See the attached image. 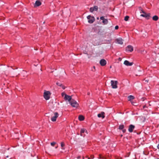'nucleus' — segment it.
Here are the masks:
<instances>
[{"mask_svg":"<svg viewBox=\"0 0 159 159\" xmlns=\"http://www.w3.org/2000/svg\"><path fill=\"white\" fill-rule=\"evenodd\" d=\"M143 14H141L140 16L145 17L147 19H149L150 17V14L149 13H147L143 10H141V12Z\"/></svg>","mask_w":159,"mask_h":159,"instance_id":"f257e3e1","label":"nucleus"},{"mask_svg":"<svg viewBox=\"0 0 159 159\" xmlns=\"http://www.w3.org/2000/svg\"><path fill=\"white\" fill-rule=\"evenodd\" d=\"M70 103L71 106L77 108L79 106L78 103L73 99L70 101Z\"/></svg>","mask_w":159,"mask_h":159,"instance_id":"f03ea898","label":"nucleus"},{"mask_svg":"<svg viewBox=\"0 0 159 159\" xmlns=\"http://www.w3.org/2000/svg\"><path fill=\"white\" fill-rule=\"evenodd\" d=\"M87 18L89 20L88 21L89 23H93L95 20V18L93 16L91 15H89L87 16Z\"/></svg>","mask_w":159,"mask_h":159,"instance_id":"7ed1b4c3","label":"nucleus"},{"mask_svg":"<svg viewBox=\"0 0 159 159\" xmlns=\"http://www.w3.org/2000/svg\"><path fill=\"white\" fill-rule=\"evenodd\" d=\"M111 84L113 89H116L117 88V81L111 80Z\"/></svg>","mask_w":159,"mask_h":159,"instance_id":"20e7f679","label":"nucleus"},{"mask_svg":"<svg viewBox=\"0 0 159 159\" xmlns=\"http://www.w3.org/2000/svg\"><path fill=\"white\" fill-rule=\"evenodd\" d=\"M50 93L48 91H46L44 93V97L46 100H48L50 98Z\"/></svg>","mask_w":159,"mask_h":159,"instance_id":"39448f33","label":"nucleus"},{"mask_svg":"<svg viewBox=\"0 0 159 159\" xmlns=\"http://www.w3.org/2000/svg\"><path fill=\"white\" fill-rule=\"evenodd\" d=\"M54 116L51 118V120L54 122L56 120L57 118L58 117L59 114L57 112H56L54 113Z\"/></svg>","mask_w":159,"mask_h":159,"instance_id":"423d86ee","label":"nucleus"},{"mask_svg":"<svg viewBox=\"0 0 159 159\" xmlns=\"http://www.w3.org/2000/svg\"><path fill=\"white\" fill-rule=\"evenodd\" d=\"M64 98L65 100H68L69 102H70V101H71V100L72 99L71 98V96L67 95H65Z\"/></svg>","mask_w":159,"mask_h":159,"instance_id":"0eeeda50","label":"nucleus"},{"mask_svg":"<svg viewBox=\"0 0 159 159\" xmlns=\"http://www.w3.org/2000/svg\"><path fill=\"white\" fill-rule=\"evenodd\" d=\"M124 64L127 66H131L133 64V62H130L127 60H125L124 62Z\"/></svg>","mask_w":159,"mask_h":159,"instance_id":"6e6552de","label":"nucleus"},{"mask_svg":"<svg viewBox=\"0 0 159 159\" xmlns=\"http://www.w3.org/2000/svg\"><path fill=\"white\" fill-rule=\"evenodd\" d=\"M98 10V7L97 6H94L93 7H92L90 8V11L92 12L94 11H97Z\"/></svg>","mask_w":159,"mask_h":159,"instance_id":"1a4fd4ad","label":"nucleus"},{"mask_svg":"<svg viewBox=\"0 0 159 159\" xmlns=\"http://www.w3.org/2000/svg\"><path fill=\"white\" fill-rule=\"evenodd\" d=\"M126 50L127 51L131 52L133 50V47L131 45H128L126 48Z\"/></svg>","mask_w":159,"mask_h":159,"instance_id":"9d476101","label":"nucleus"},{"mask_svg":"<svg viewBox=\"0 0 159 159\" xmlns=\"http://www.w3.org/2000/svg\"><path fill=\"white\" fill-rule=\"evenodd\" d=\"M100 63L101 66H104L106 64V61L104 59H101L100 61Z\"/></svg>","mask_w":159,"mask_h":159,"instance_id":"9b49d317","label":"nucleus"},{"mask_svg":"<svg viewBox=\"0 0 159 159\" xmlns=\"http://www.w3.org/2000/svg\"><path fill=\"white\" fill-rule=\"evenodd\" d=\"M135 126L134 125H130L129 127L128 130L130 132H132L134 129V128Z\"/></svg>","mask_w":159,"mask_h":159,"instance_id":"f8f14e48","label":"nucleus"},{"mask_svg":"<svg viewBox=\"0 0 159 159\" xmlns=\"http://www.w3.org/2000/svg\"><path fill=\"white\" fill-rule=\"evenodd\" d=\"M41 3L39 0H37L34 4V7H36L39 6L41 5Z\"/></svg>","mask_w":159,"mask_h":159,"instance_id":"ddd939ff","label":"nucleus"},{"mask_svg":"<svg viewBox=\"0 0 159 159\" xmlns=\"http://www.w3.org/2000/svg\"><path fill=\"white\" fill-rule=\"evenodd\" d=\"M117 43L119 44H122L123 43V40L121 38H119L116 39Z\"/></svg>","mask_w":159,"mask_h":159,"instance_id":"4468645a","label":"nucleus"},{"mask_svg":"<svg viewBox=\"0 0 159 159\" xmlns=\"http://www.w3.org/2000/svg\"><path fill=\"white\" fill-rule=\"evenodd\" d=\"M104 114L105 113L104 112H102L101 113L98 114V116L99 118L102 117V118H104L105 117Z\"/></svg>","mask_w":159,"mask_h":159,"instance_id":"2eb2a0df","label":"nucleus"},{"mask_svg":"<svg viewBox=\"0 0 159 159\" xmlns=\"http://www.w3.org/2000/svg\"><path fill=\"white\" fill-rule=\"evenodd\" d=\"M56 84L60 87H61L62 88L64 89L65 88V86L63 85L62 84L60 83L57 82L56 83Z\"/></svg>","mask_w":159,"mask_h":159,"instance_id":"dca6fc26","label":"nucleus"},{"mask_svg":"<svg viewBox=\"0 0 159 159\" xmlns=\"http://www.w3.org/2000/svg\"><path fill=\"white\" fill-rule=\"evenodd\" d=\"M128 98L129 101L131 102V100L134 99V97L133 96L130 95L128 97Z\"/></svg>","mask_w":159,"mask_h":159,"instance_id":"f3484780","label":"nucleus"},{"mask_svg":"<svg viewBox=\"0 0 159 159\" xmlns=\"http://www.w3.org/2000/svg\"><path fill=\"white\" fill-rule=\"evenodd\" d=\"M84 117L82 115H80L79 116V120L80 121H82L84 120Z\"/></svg>","mask_w":159,"mask_h":159,"instance_id":"a211bd4d","label":"nucleus"},{"mask_svg":"<svg viewBox=\"0 0 159 159\" xmlns=\"http://www.w3.org/2000/svg\"><path fill=\"white\" fill-rule=\"evenodd\" d=\"M158 17L157 16L155 15L152 17V19L153 20L157 21L158 20Z\"/></svg>","mask_w":159,"mask_h":159,"instance_id":"6ab92c4d","label":"nucleus"},{"mask_svg":"<svg viewBox=\"0 0 159 159\" xmlns=\"http://www.w3.org/2000/svg\"><path fill=\"white\" fill-rule=\"evenodd\" d=\"M102 22L104 24H107L108 23V21L107 19H105L103 21H102Z\"/></svg>","mask_w":159,"mask_h":159,"instance_id":"aec40b11","label":"nucleus"},{"mask_svg":"<svg viewBox=\"0 0 159 159\" xmlns=\"http://www.w3.org/2000/svg\"><path fill=\"white\" fill-rule=\"evenodd\" d=\"M85 129H81L80 132V134L81 136H82V134L84 133Z\"/></svg>","mask_w":159,"mask_h":159,"instance_id":"412c9836","label":"nucleus"},{"mask_svg":"<svg viewBox=\"0 0 159 159\" xmlns=\"http://www.w3.org/2000/svg\"><path fill=\"white\" fill-rule=\"evenodd\" d=\"M124 127V126L123 125H120L119 127V129H123Z\"/></svg>","mask_w":159,"mask_h":159,"instance_id":"4be33fe9","label":"nucleus"},{"mask_svg":"<svg viewBox=\"0 0 159 159\" xmlns=\"http://www.w3.org/2000/svg\"><path fill=\"white\" fill-rule=\"evenodd\" d=\"M61 147L62 149H64V148L63 147L65 145V144L63 142H62L61 143Z\"/></svg>","mask_w":159,"mask_h":159,"instance_id":"5701e85b","label":"nucleus"},{"mask_svg":"<svg viewBox=\"0 0 159 159\" xmlns=\"http://www.w3.org/2000/svg\"><path fill=\"white\" fill-rule=\"evenodd\" d=\"M129 18V16H126L124 18V20L125 21H127Z\"/></svg>","mask_w":159,"mask_h":159,"instance_id":"b1692460","label":"nucleus"},{"mask_svg":"<svg viewBox=\"0 0 159 159\" xmlns=\"http://www.w3.org/2000/svg\"><path fill=\"white\" fill-rule=\"evenodd\" d=\"M56 143L55 142H53L51 143V145L52 146H53Z\"/></svg>","mask_w":159,"mask_h":159,"instance_id":"393cba45","label":"nucleus"},{"mask_svg":"<svg viewBox=\"0 0 159 159\" xmlns=\"http://www.w3.org/2000/svg\"><path fill=\"white\" fill-rule=\"evenodd\" d=\"M131 103H132V104L134 105V106H136V104L134 102L132 101H131Z\"/></svg>","mask_w":159,"mask_h":159,"instance_id":"a878e982","label":"nucleus"},{"mask_svg":"<svg viewBox=\"0 0 159 159\" xmlns=\"http://www.w3.org/2000/svg\"><path fill=\"white\" fill-rule=\"evenodd\" d=\"M100 19L101 20H102L103 21L105 19L104 18L103 16H101L100 17Z\"/></svg>","mask_w":159,"mask_h":159,"instance_id":"bb28decb","label":"nucleus"},{"mask_svg":"<svg viewBox=\"0 0 159 159\" xmlns=\"http://www.w3.org/2000/svg\"><path fill=\"white\" fill-rule=\"evenodd\" d=\"M65 95H66V94H65L64 93H61V96H62V97H63L64 96V97L65 96Z\"/></svg>","mask_w":159,"mask_h":159,"instance_id":"cd10ccee","label":"nucleus"},{"mask_svg":"<svg viewBox=\"0 0 159 159\" xmlns=\"http://www.w3.org/2000/svg\"><path fill=\"white\" fill-rule=\"evenodd\" d=\"M118 28H119V26L118 25H116L115 27V30H117V29H118Z\"/></svg>","mask_w":159,"mask_h":159,"instance_id":"c85d7f7f","label":"nucleus"},{"mask_svg":"<svg viewBox=\"0 0 159 159\" xmlns=\"http://www.w3.org/2000/svg\"><path fill=\"white\" fill-rule=\"evenodd\" d=\"M122 131L123 133H125L126 131V130L125 129H123Z\"/></svg>","mask_w":159,"mask_h":159,"instance_id":"c756f323","label":"nucleus"},{"mask_svg":"<svg viewBox=\"0 0 159 159\" xmlns=\"http://www.w3.org/2000/svg\"><path fill=\"white\" fill-rule=\"evenodd\" d=\"M91 157L93 159V158H94V156H93V155H91Z\"/></svg>","mask_w":159,"mask_h":159,"instance_id":"7c9ffc66","label":"nucleus"},{"mask_svg":"<svg viewBox=\"0 0 159 159\" xmlns=\"http://www.w3.org/2000/svg\"><path fill=\"white\" fill-rule=\"evenodd\" d=\"M146 107H147L146 105H144L143 106V108H144V109L145 108H146Z\"/></svg>","mask_w":159,"mask_h":159,"instance_id":"2f4dec72","label":"nucleus"},{"mask_svg":"<svg viewBox=\"0 0 159 159\" xmlns=\"http://www.w3.org/2000/svg\"><path fill=\"white\" fill-rule=\"evenodd\" d=\"M122 59L121 58H119V61H121V60Z\"/></svg>","mask_w":159,"mask_h":159,"instance_id":"473e14b6","label":"nucleus"},{"mask_svg":"<svg viewBox=\"0 0 159 159\" xmlns=\"http://www.w3.org/2000/svg\"><path fill=\"white\" fill-rule=\"evenodd\" d=\"M80 157H81L80 156H78V159H80Z\"/></svg>","mask_w":159,"mask_h":159,"instance_id":"72a5a7b5","label":"nucleus"},{"mask_svg":"<svg viewBox=\"0 0 159 159\" xmlns=\"http://www.w3.org/2000/svg\"><path fill=\"white\" fill-rule=\"evenodd\" d=\"M90 93L89 92H88V93H87V94L88 95H90Z\"/></svg>","mask_w":159,"mask_h":159,"instance_id":"f704fd0d","label":"nucleus"},{"mask_svg":"<svg viewBox=\"0 0 159 159\" xmlns=\"http://www.w3.org/2000/svg\"><path fill=\"white\" fill-rule=\"evenodd\" d=\"M141 99L142 100V101H143L144 100V98H142Z\"/></svg>","mask_w":159,"mask_h":159,"instance_id":"c9c22d12","label":"nucleus"},{"mask_svg":"<svg viewBox=\"0 0 159 159\" xmlns=\"http://www.w3.org/2000/svg\"><path fill=\"white\" fill-rule=\"evenodd\" d=\"M145 81L147 82H148V80H145Z\"/></svg>","mask_w":159,"mask_h":159,"instance_id":"e433bc0d","label":"nucleus"},{"mask_svg":"<svg viewBox=\"0 0 159 159\" xmlns=\"http://www.w3.org/2000/svg\"><path fill=\"white\" fill-rule=\"evenodd\" d=\"M157 148H159V144H158L157 146Z\"/></svg>","mask_w":159,"mask_h":159,"instance_id":"4c0bfd02","label":"nucleus"},{"mask_svg":"<svg viewBox=\"0 0 159 159\" xmlns=\"http://www.w3.org/2000/svg\"><path fill=\"white\" fill-rule=\"evenodd\" d=\"M6 157H7V158H8V157H9V156H7Z\"/></svg>","mask_w":159,"mask_h":159,"instance_id":"58836bf2","label":"nucleus"},{"mask_svg":"<svg viewBox=\"0 0 159 159\" xmlns=\"http://www.w3.org/2000/svg\"><path fill=\"white\" fill-rule=\"evenodd\" d=\"M88 159H90V157H89Z\"/></svg>","mask_w":159,"mask_h":159,"instance_id":"ea45409f","label":"nucleus"},{"mask_svg":"<svg viewBox=\"0 0 159 159\" xmlns=\"http://www.w3.org/2000/svg\"><path fill=\"white\" fill-rule=\"evenodd\" d=\"M93 68H94V69H95V66H94V67H93Z\"/></svg>","mask_w":159,"mask_h":159,"instance_id":"a19ab883","label":"nucleus"},{"mask_svg":"<svg viewBox=\"0 0 159 159\" xmlns=\"http://www.w3.org/2000/svg\"><path fill=\"white\" fill-rule=\"evenodd\" d=\"M82 158H83V159H84V157H82Z\"/></svg>","mask_w":159,"mask_h":159,"instance_id":"79ce46f5","label":"nucleus"},{"mask_svg":"<svg viewBox=\"0 0 159 159\" xmlns=\"http://www.w3.org/2000/svg\"><path fill=\"white\" fill-rule=\"evenodd\" d=\"M82 158H83V159H84V157H82Z\"/></svg>","mask_w":159,"mask_h":159,"instance_id":"37998d69","label":"nucleus"},{"mask_svg":"<svg viewBox=\"0 0 159 159\" xmlns=\"http://www.w3.org/2000/svg\"><path fill=\"white\" fill-rule=\"evenodd\" d=\"M57 148V147H56L55 148Z\"/></svg>","mask_w":159,"mask_h":159,"instance_id":"c03bdc74","label":"nucleus"},{"mask_svg":"<svg viewBox=\"0 0 159 159\" xmlns=\"http://www.w3.org/2000/svg\"><path fill=\"white\" fill-rule=\"evenodd\" d=\"M157 159H159V158H157Z\"/></svg>","mask_w":159,"mask_h":159,"instance_id":"a18cd8bd","label":"nucleus"}]
</instances>
